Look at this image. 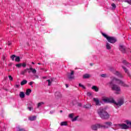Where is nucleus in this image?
Returning a JSON list of instances; mask_svg holds the SVG:
<instances>
[{"label":"nucleus","mask_w":131,"mask_h":131,"mask_svg":"<svg viewBox=\"0 0 131 131\" xmlns=\"http://www.w3.org/2000/svg\"><path fill=\"white\" fill-rule=\"evenodd\" d=\"M97 114L103 120H107L110 118V115L108 112L103 107H100L97 110Z\"/></svg>","instance_id":"obj_1"},{"label":"nucleus","mask_w":131,"mask_h":131,"mask_svg":"<svg viewBox=\"0 0 131 131\" xmlns=\"http://www.w3.org/2000/svg\"><path fill=\"white\" fill-rule=\"evenodd\" d=\"M108 84L111 86L112 91H116V94H117V95H119V94H120V91H121L120 87L113 83V81H110Z\"/></svg>","instance_id":"obj_2"},{"label":"nucleus","mask_w":131,"mask_h":131,"mask_svg":"<svg viewBox=\"0 0 131 131\" xmlns=\"http://www.w3.org/2000/svg\"><path fill=\"white\" fill-rule=\"evenodd\" d=\"M102 101H103L104 103H108L110 104H115V100H114L113 97L104 98Z\"/></svg>","instance_id":"obj_3"},{"label":"nucleus","mask_w":131,"mask_h":131,"mask_svg":"<svg viewBox=\"0 0 131 131\" xmlns=\"http://www.w3.org/2000/svg\"><path fill=\"white\" fill-rule=\"evenodd\" d=\"M113 80H115V81H116V83H117L118 84H121V85H122V86H126V87L128 86V85H126V84L124 83L123 81L118 79L115 77L113 78V80H112L113 82Z\"/></svg>","instance_id":"obj_4"},{"label":"nucleus","mask_w":131,"mask_h":131,"mask_svg":"<svg viewBox=\"0 0 131 131\" xmlns=\"http://www.w3.org/2000/svg\"><path fill=\"white\" fill-rule=\"evenodd\" d=\"M112 125V122L110 121L105 122L104 123V125H101V128H108Z\"/></svg>","instance_id":"obj_5"},{"label":"nucleus","mask_w":131,"mask_h":131,"mask_svg":"<svg viewBox=\"0 0 131 131\" xmlns=\"http://www.w3.org/2000/svg\"><path fill=\"white\" fill-rule=\"evenodd\" d=\"M71 72L68 74V78L69 80H73V79H75V78L74 76V71L71 70Z\"/></svg>","instance_id":"obj_6"},{"label":"nucleus","mask_w":131,"mask_h":131,"mask_svg":"<svg viewBox=\"0 0 131 131\" xmlns=\"http://www.w3.org/2000/svg\"><path fill=\"white\" fill-rule=\"evenodd\" d=\"M107 40L108 42H110V43H115V42L117 41V39L115 37L111 36L108 37Z\"/></svg>","instance_id":"obj_7"},{"label":"nucleus","mask_w":131,"mask_h":131,"mask_svg":"<svg viewBox=\"0 0 131 131\" xmlns=\"http://www.w3.org/2000/svg\"><path fill=\"white\" fill-rule=\"evenodd\" d=\"M119 50L124 54L126 52V47L123 45H120L119 46Z\"/></svg>","instance_id":"obj_8"},{"label":"nucleus","mask_w":131,"mask_h":131,"mask_svg":"<svg viewBox=\"0 0 131 131\" xmlns=\"http://www.w3.org/2000/svg\"><path fill=\"white\" fill-rule=\"evenodd\" d=\"M91 128L93 130H97L98 128H102V126L100 124H96L95 125H92L91 126Z\"/></svg>","instance_id":"obj_9"},{"label":"nucleus","mask_w":131,"mask_h":131,"mask_svg":"<svg viewBox=\"0 0 131 131\" xmlns=\"http://www.w3.org/2000/svg\"><path fill=\"white\" fill-rule=\"evenodd\" d=\"M115 105H116V106H122L123 104H124V100H123V99H120L118 101V102H116L115 101Z\"/></svg>","instance_id":"obj_10"},{"label":"nucleus","mask_w":131,"mask_h":131,"mask_svg":"<svg viewBox=\"0 0 131 131\" xmlns=\"http://www.w3.org/2000/svg\"><path fill=\"white\" fill-rule=\"evenodd\" d=\"M94 102H95L96 106H101V101L99 100L98 98H93Z\"/></svg>","instance_id":"obj_11"},{"label":"nucleus","mask_w":131,"mask_h":131,"mask_svg":"<svg viewBox=\"0 0 131 131\" xmlns=\"http://www.w3.org/2000/svg\"><path fill=\"white\" fill-rule=\"evenodd\" d=\"M113 74H115V75H116L117 76H118V77H119L120 78H123V76H122V75H121L120 73H119V72L117 71H114Z\"/></svg>","instance_id":"obj_12"},{"label":"nucleus","mask_w":131,"mask_h":131,"mask_svg":"<svg viewBox=\"0 0 131 131\" xmlns=\"http://www.w3.org/2000/svg\"><path fill=\"white\" fill-rule=\"evenodd\" d=\"M120 128H121L122 129H127L128 126L126 124L122 123L120 124Z\"/></svg>","instance_id":"obj_13"},{"label":"nucleus","mask_w":131,"mask_h":131,"mask_svg":"<svg viewBox=\"0 0 131 131\" xmlns=\"http://www.w3.org/2000/svg\"><path fill=\"white\" fill-rule=\"evenodd\" d=\"M56 99H61L62 94L59 92H56L55 94Z\"/></svg>","instance_id":"obj_14"},{"label":"nucleus","mask_w":131,"mask_h":131,"mask_svg":"<svg viewBox=\"0 0 131 131\" xmlns=\"http://www.w3.org/2000/svg\"><path fill=\"white\" fill-rule=\"evenodd\" d=\"M122 68H123L124 71L125 73L127 74L128 76H130V75L129 74V72H128V70L125 68V67L122 66Z\"/></svg>","instance_id":"obj_15"},{"label":"nucleus","mask_w":131,"mask_h":131,"mask_svg":"<svg viewBox=\"0 0 131 131\" xmlns=\"http://www.w3.org/2000/svg\"><path fill=\"white\" fill-rule=\"evenodd\" d=\"M122 63L123 64H124V65H125V66H126L127 67H129V66H130V63L127 62V61H126V60H124L122 61Z\"/></svg>","instance_id":"obj_16"},{"label":"nucleus","mask_w":131,"mask_h":131,"mask_svg":"<svg viewBox=\"0 0 131 131\" xmlns=\"http://www.w3.org/2000/svg\"><path fill=\"white\" fill-rule=\"evenodd\" d=\"M28 70H30V71H31L33 74H35L36 73V70L32 68V67L30 68L29 69H28Z\"/></svg>","instance_id":"obj_17"},{"label":"nucleus","mask_w":131,"mask_h":131,"mask_svg":"<svg viewBox=\"0 0 131 131\" xmlns=\"http://www.w3.org/2000/svg\"><path fill=\"white\" fill-rule=\"evenodd\" d=\"M91 107H92V105L91 104H86L83 106V108H85V109H90Z\"/></svg>","instance_id":"obj_18"},{"label":"nucleus","mask_w":131,"mask_h":131,"mask_svg":"<svg viewBox=\"0 0 131 131\" xmlns=\"http://www.w3.org/2000/svg\"><path fill=\"white\" fill-rule=\"evenodd\" d=\"M92 90H94L95 92H99V89L98 88L96 85H93L92 87Z\"/></svg>","instance_id":"obj_19"},{"label":"nucleus","mask_w":131,"mask_h":131,"mask_svg":"<svg viewBox=\"0 0 131 131\" xmlns=\"http://www.w3.org/2000/svg\"><path fill=\"white\" fill-rule=\"evenodd\" d=\"M28 69H29L27 68V69H25L24 71H22L20 73V74H21L22 75H24L25 74V73H27V71H29Z\"/></svg>","instance_id":"obj_20"},{"label":"nucleus","mask_w":131,"mask_h":131,"mask_svg":"<svg viewBox=\"0 0 131 131\" xmlns=\"http://www.w3.org/2000/svg\"><path fill=\"white\" fill-rule=\"evenodd\" d=\"M90 77H91V75H90V74H85L84 75H83V78L84 79L90 78Z\"/></svg>","instance_id":"obj_21"},{"label":"nucleus","mask_w":131,"mask_h":131,"mask_svg":"<svg viewBox=\"0 0 131 131\" xmlns=\"http://www.w3.org/2000/svg\"><path fill=\"white\" fill-rule=\"evenodd\" d=\"M19 97L21 99L25 98V94H24V92H20L19 94Z\"/></svg>","instance_id":"obj_22"},{"label":"nucleus","mask_w":131,"mask_h":131,"mask_svg":"<svg viewBox=\"0 0 131 131\" xmlns=\"http://www.w3.org/2000/svg\"><path fill=\"white\" fill-rule=\"evenodd\" d=\"M36 119V116H33L32 117H30L29 118V120L31 121H33L34 120H35Z\"/></svg>","instance_id":"obj_23"},{"label":"nucleus","mask_w":131,"mask_h":131,"mask_svg":"<svg viewBox=\"0 0 131 131\" xmlns=\"http://www.w3.org/2000/svg\"><path fill=\"white\" fill-rule=\"evenodd\" d=\"M60 125L61 126H66L68 125V124L67 123V122L63 121V122H61L60 123Z\"/></svg>","instance_id":"obj_24"},{"label":"nucleus","mask_w":131,"mask_h":131,"mask_svg":"<svg viewBox=\"0 0 131 131\" xmlns=\"http://www.w3.org/2000/svg\"><path fill=\"white\" fill-rule=\"evenodd\" d=\"M114 126L117 128V129H119V128H120V124H114Z\"/></svg>","instance_id":"obj_25"},{"label":"nucleus","mask_w":131,"mask_h":131,"mask_svg":"<svg viewBox=\"0 0 131 131\" xmlns=\"http://www.w3.org/2000/svg\"><path fill=\"white\" fill-rule=\"evenodd\" d=\"M31 93V89H28L26 92V95L27 96H29Z\"/></svg>","instance_id":"obj_26"},{"label":"nucleus","mask_w":131,"mask_h":131,"mask_svg":"<svg viewBox=\"0 0 131 131\" xmlns=\"http://www.w3.org/2000/svg\"><path fill=\"white\" fill-rule=\"evenodd\" d=\"M106 50H111V46H110V43L107 42L106 45Z\"/></svg>","instance_id":"obj_27"},{"label":"nucleus","mask_w":131,"mask_h":131,"mask_svg":"<svg viewBox=\"0 0 131 131\" xmlns=\"http://www.w3.org/2000/svg\"><path fill=\"white\" fill-rule=\"evenodd\" d=\"M26 83H27V80H24L20 82V85H24V84H26Z\"/></svg>","instance_id":"obj_28"},{"label":"nucleus","mask_w":131,"mask_h":131,"mask_svg":"<svg viewBox=\"0 0 131 131\" xmlns=\"http://www.w3.org/2000/svg\"><path fill=\"white\" fill-rule=\"evenodd\" d=\"M43 104H45V102H39L37 104V108H39V107L41 106L42 105H43Z\"/></svg>","instance_id":"obj_29"},{"label":"nucleus","mask_w":131,"mask_h":131,"mask_svg":"<svg viewBox=\"0 0 131 131\" xmlns=\"http://www.w3.org/2000/svg\"><path fill=\"white\" fill-rule=\"evenodd\" d=\"M20 61H21V60L20 59V57L16 56L15 62H20Z\"/></svg>","instance_id":"obj_30"},{"label":"nucleus","mask_w":131,"mask_h":131,"mask_svg":"<svg viewBox=\"0 0 131 131\" xmlns=\"http://www.w3.org/2000/svg\"><path fill=\"white\" fill-rule=\"evenodd\" d=\"M102 34L103 36H104V37L106 38L107 40V38H108V37H110L107 34H105L104 33H102Z\"/></svg>","instance_id":"obj_31"},{"label":"nucleus","mask_w":131,"mask_h":131,"mask_svg":"<svg viewBox=\"0 0 131 131\" xmlns=\"http://www.w3.org/2000/svg\"><path fill=\"white\" fill-rule=\"evenodd\" d=\"M112 7L113 10H115V9H116V5L114 3H113L112 4Z\"/></svg>","instance_id":"obj_32"},{"label":"nucleus","mask_w":131,"mask_h":131,"mask_svg":"<svg viewBox=\"0 0 131 131\" xmlns=\"http://www.w3.org/2000/svg\"><path fill=\"white\" fill-rule=\"evenodd\" d=\"M11 59H12V61H15V58H16V55H13L10 57Z\"/></svg>","instance_id":"obj_33"},{"label":"nucleus","mask_w":131,"mask_h":131,"mask_svg":"<svg viewBox=\"0 0 131 131\" xmlns=\"http://www.w3.org/2000/svg\"><path fill=\"white\" fill-rule=\"evenodd\" d=\"M16 67H17V68H20V67H22V63H18V64H16L15 65Z\"/></svg>","instance_id":"obj_34"},{"label":"nucleus","mask_w":131,"mask_h":131,"mask_svg":"<svg viewBox=\"0 0 131 131\" xmlns=\"http://www.w3.org/2000/svg\"><path fill=\"white\" fill-rule=\"evenodd\" d=\"M79 86L80 88H82L83 90H85V86H84L83 85L81 84V83H79Z\"/></svg>","instance_id":"obj_35"},{"label":"nucleus","mask_w":131,"mask_h":131,"mask_svg":"<svg viewBox=\"0 0 131 131\" xmlns=\"http://www.w3.org/2000/svg\"><path fill=\"white\" fill-rule=\"evenodd\" d=\"M47 81L48 82L49 86L52 85V81H51V80H47Z\"/></svg>","instance_id":"obj_36"},{"label":"nucleus","mask_w":131,"mask_h":131,"mask_svg":"<svg viewBox=\"0 0 131 131\" xmlns=\"http://www.w3.org/2000/svg\"><path fill=\"white\" fill-rule=\"evenodd\" d=\"M77 118H78V116L75 117V118L72 119V121L73 122L76 121V120H77Z\"/></svg>","instance_id":"obj_37"},{"label":"nucleus","mask_w":131,"mask_h":131,"mask_svg":"<svg viewBox=\"0 0 131 131\" xmlns=\"http://www.w3.org/2000/svg\"><path fill=\"white\" fill-rule=\"evenodd\" d=\"M100 76L101 77H103L104 78H106V77H107V75L106 74H101Z\"/></svg>","instance_id":"obj_38"},{"label":"nucleus","mask_w":131,"mask_h":131,"mask_svg":"<svg viewBox=\"0 0 131 131\" xmlns=\"http://www.w3.org/2000/svg\"><path fill=\"white\" fill-rule=\"evenodd\" d=\"M125 3H128L129 5H131V0H125Z\"/></svg>","instance_id":"obj_39"},{"label":"nucleus","mask_w":131,"mask_h":131,"mask_svg":"<svg viewBox=\"0 0 131 131\" xmlns=\"http://www.w3.org/2000/svg\"><path fill=\"white\" fill-rule=\"evenodd\" d=\"M110 71H111V72H112L113 73L114 71H115V70L114 69V68H110Z\"/></svg>","instance_id":"obj_40"},{"label":"nucleus","mask_w":131,"mask_h":131,"mask_svg":"<svg viewBox=\"0 0 131 131\" xmlns=\"http://www.w3.org/2000/svg\"><path fill=\"white\" fill-rule=\"evenodd\" d=\"M8 77L9 78V80H11V81H13V77H12V76L9 75L8 76Z\"/></svg>","instance_id":"obj_41"},{"label":"nucleus","mask_w":131,"mask_h":131,"mask_svg":"<svg viewBox=\"0 0 131 131\" xmlns=\"http://www.w3.org/2000/svg\"><path fill=\"white\" fill-rule=\"evenodd\" d=\"M27 109H28L29 111H32V110H33V108H32V107H28Z\"/></svg>","instance_id":"obj_42"},{"label":"nucleus","mask_w":131,"mask_h":131,"mask_svg":"<svg viewBox=\"0 0 131 131\" xmlns=\"http://www.w3.org/2000/svg\"><path fill=\"white\" fill-rule=\"evenodd\" d=\"M69 117H70V118H72V119H73V114H70L69 115Z\"/></svg>","instance_id":"obj_43"},{"label":"nucleus","mask_w":131,"mask_h":131,"mask_svg":"<svg viewBox=\"0 0 131 131\" xmlns=\"http://www.w3.org/2000/svg\"><path fill=\"white\" fill-rule=\"evenodd\" d=\"M33 83H34V82H33V81H31V82H29V84L30 85H31V86L33 87V86H32V84H33Z\"/></svg>","instance_id":"obj_44"},{"label":"nucleus","mask_w":131,"mask_h":131,"mask_svg":"<svg viewBox=\"0 0 131 131\" xmlns=\"http://www.w3.org/2000/svg\"><path fill=\"white\" fill-rule=\"evenodd\" d=\"M21 66H23L24 68L26 67V62H24L23 63H21Z\"/></svg>","instance_id":"obj_45"},{"label":"nucleus","mask_w":131,"mask_h":131,"mask_svg":"<svg viewBox=\"0 0 131 131\" xmlns=\"http://www.w3.org/2000/svg\"><path fill=\"white\" fill-rule=\"evenodd\" d=\"M7 45H8V46H11V45H12V41H8V43H7Z\"/></svg>","instance_id":"obj_46"},{"label":"nucleus","mask_w":131,"mask_h":131,"mask_svg":"<svg viewBox=\"0 0 131 131\" xmlns=\"http://www.w3.org/2000/svg\"><path fill=\"white\" fill-rule=\"evenodd\" d=\"M87 95L89 97H91V96H92V93L91 92H88Z\"/></svg>","instance_id":"obj_47"},{"label":"nucleus","mask_w":131,"mask_h":131,"mask_svg":"<svg viewBox=\"0 0 131 131\" xmlns=\"http://www.w3.org/2000/svg\"><path fill=\"white\" fill-rule=\"evenodd\" d=\"M19 86H20V84L15 85V87L17 88V89H18Z\"/></svg>","instance_id":"obj_48"},{"label":"nucleus","mask_w":131,"mask_h":131,"mask_svg":"<svg viewBox=\"0 0 131 131\" xmlns=\"http://www.w3.org/2000/svg\"><path fill=\"white\" fill-rule=\"evenodd\" d=\"M78 106L79 107H81V106H82L81 103H78Z\"/></svg>","instance_id":"obj_49"},{"label":"nucleus","mask_w":131,"mask_h":131,"mask_svg":"<svg viewBox=\"0 0 131 131\" xmlns=\"http://www.w3.org/2000/svg\"><path fill=\"white\" fill-rule=\"evenodd\" d=\"M112 128H113V129H114V130H116L117 129V128H114V127H112Z\"/></svg>","instance_id":"obj_50"},{"label":"nucleus","mask_w":131,"mask_h":131,"mask_svg":"<svg viewBox=\"0 0 131 131\" xmlns=\"http://www.w3.org/2000/svg\"><path fill=\"white\" fill-rule=\"evenodd\" d=\"M3 61H5V60H6V57H5V56H3Z\"/></svg>","instance_id":"obj_51"},{"label":"nucleus","mask_w":131,"mask_h":131,"mask_svg":"<svg viewBox=\"0 0 131 131\" xmlns=\"http://www.w3.org/2000/svg\"><path fill=\"white\" fill-rule=\"evenodd\" d=\"M35 78H38V76L37 75H35Z\"/></svg>","instance_id":"obj_52"},{"label":"nucleus","mask_w":131,"mask_h":131,"mask_svg":"<svg viewBox=\"0 0 131 131\" xmlns=\"http://www.w3.org/2000/svg\"><path fill=\"white\" fill-rule=\"evenodd\" d=\"M66 88H69V86L68 85V84H66Z\"/></svg>","instance_id":"obj_53"},{"label":"nucleus","mask_w":131,"mask_h":131,"mask_svg":"<svg viewBox=\"0 0 131 131\" xmlns=\"http://www.w3.org/2000/svg\"><path fill=\"white\" fill-rule=\"evenodd\" d=\"M53 113H54V112H53V111H51V112H50V114H53Z\"/></svg>","instance_id":"obj_54"},{"label":"nucleus","mask_w":131,"mask_h":131,"mask_svg":"<svg viewBox=\"0 0 131 131\" xmlns=\"http://www.w3.org/2000/svg\"><path fill=\"white\" fill-rule=\"evenodd\" d=\"M28 72V73H30V72H31V71H30V70H29Z\"/></svg>","instance_id":"obj_55"},{"label":"nucleus","mask_w":131,"mask_h":131,"mask_svg":"<svg viewBox=\"0 0 131 131\" xmlns=\"http://www.w3.org/2000/svg\"><path fill=\"white\" fill-rule=\"evenodd\" d=\"M43 79H45V78H47V77H43Z\"/></svg>","instance_id":"obj_56"},{"label":"nucleus","mask_w":131,"mask_h":131,"mask_svg":"<svg viewBox=\"0 0 131 131\" xmlns=\"http://www.w3.org/2000/svg\"><path fill=\"white\" fill-rule=\"evenodd\" d=\"M60 113H62V112H63V111L61 110V111H60Z\"/></svg>","instance_id":"obj_57"},{"label":"nucleus","mask_w":131,"mask_h":131,"mask_svg":"<svg viewBox=\"0 0 131 131\" xmlns=\"http://www.w3.org/2000/svg\"><path fill=\"white\" fill-rule=\"evenodd\" d=\"M32 64H33V65H34V62H32Z\"/></svg>","instance_id":"obj_58"},{"label":"nucleus","mask_w":131,"mask_h":131,"mask_svg":"<svg viewBox=\"0 0 131 131\" xmlns=\"http://www.w3.org/2000/svg\"><path fill=\"white\" fill-rule=\"evenodd\" d=\"M38 65H40L41 64V63H38Z\"/></svg>","instance_id":"obj_59"},{"label":"nucleus","mask_w":131,"mask_h":131,"mask_svg":"<svg viewBox=\"0 0 131 131\" xmlns=\"http://www.w3.org/2000/svg\"><path fill=\"white\" fill-rule=\"evenodd\" d=\"M91 66H93V64L92 63H90Z\"/></svg>","instance_id":"obj_60"},{"label":"nucleus","mask_w":131,"mask_h":131,"mask_svg":"<svg viewBox=\"0 0 131 131\" xmlns=\"http://www.w3.org/2000/svg\"><path fill=\"white\" fill-rule=\"evenodd\" d=\"M0 50H2V48H0Z\"/></svg>","instance_id":"obj_61"}]
</instances>
